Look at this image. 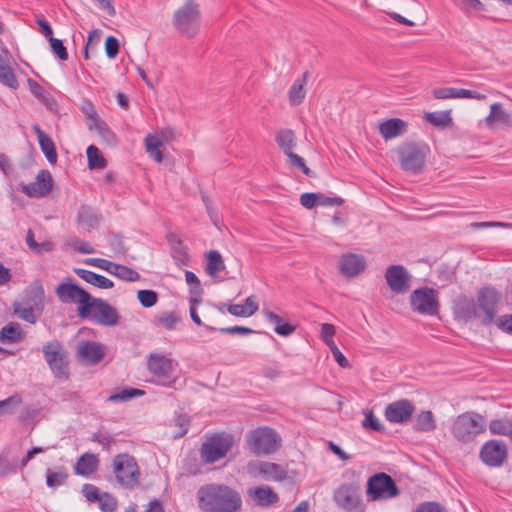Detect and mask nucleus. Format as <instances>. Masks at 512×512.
<instances>
[{
	"mask_svg": "<svg viewBox=\"0 0 512 512\" xmlns=\"http://www.w3.org/2000/svg\"><path fill=\"white\" fill-rule=\"evenodd\" d=\"M198 507L203 512H239L242 508L240 493L226 485L209 483L197 491Z\"/></svg>",
	"mask_w": 512,
	"mask_h": 512,
	"instance_id": "nucleus-1",
	"label": "nucleus"
},
{
	"mask_svg": "<svg viewBox=\"0 0 512 512\" xmlns=\"http://www.w3.org/2000/svg\"><path fill=\"white\" fill-rule=\"evenodd\" d=\"M486 420L477 412L467 411L459 414L451 424V434L460 443H471L478 435L486 431Z\"/></svg>",
	"mask_w": 512,
	"mask_h": 512,
	"instance_id": "nucleus-2",
	"label": "nucleus"
},
{
	"mask_svg": "<svg viewBox=\"0 0 512 512\" xmlns=\"http://www.w3.org/2000/svg\"><path fill=\"white\" fill-rule=\"evenodd\" d=\"M234 445V437L226 432L205 436L200 447V457L205 464H213L227 456Z\"/></svg>",
	"mask_w": 512,
	"mask_h": 512,
	"instance_id": "nucleus-3",
	"label": "nucleus"
},
{
	"mask_svg": "<svg viewBox=\"0 0 512 512\" xmlns=\"http://www.w3.org/2000/svg\"><path fill=\"white\" fill-rule=\"evenodd\" d=\"M172 23L181 34L188 38L194 37L199 32L201 24L199 5L194 0H187L175 11Z\"/></svg>",
	"mask_w": 512,
	"mask_h": 512,
	"instance_id": "nucleus-4",
	"label": "nucleus"
},
{
	"mask_svg": "<svg viewBox=\"0 0 512 512\" xmlns=\"http://www.w3.org/2000/svg\"><path fill=\"white\" fill-rule=\"evenodd\" d=\"M430 148L423 142H405L397 150L401 168L413 174L422 171Z\"/></svg>",
	"mask_w": 512,
	"mask_h": 512,
	"instance_id": "nucleus-5",
	"label": "nucleus"
},
{
	"mask_svg": "<svg viewBox=\"0 0 512 512\" xmlns=\"http://www.w3.org/2000/svg\"><path fill=\"white\" fill-rule=\"evenodd\" d=\"M46 363L53 375L60 380L69 378L68 352L58 340L47 342L42 347Z\"/></svg>",
	"mask_w": 512,
	"mask_h": 512,
	"instance_id": "nucleus-6",
	"label": "nucleus"
},
{
	"mask_svg": "<svg viewBox=\"0 0 512 512\" xmlns=\"http://www.w3.org/2000/svg\"><path fill=\"white\" fill-rule=\"evenodd\" d=\"M246 441L249 449L255 455H270L281 445L280 436L271 428L260 427L251 431Z\"/></svg>",
	"mask_w": 512,
	"mask_h": 512,
	"instance_id": "nucleus-7",
	"label": "nucleus"
},
{
	"mask_svg": "<svg viewBox=\"0 0 512 512\" xmlns=\"http://www.w3.org/2000/svg\"><path fill=\"white\" fill-rule=\"evenodd\" d=\"M400 493L393 478L384 473L379 472L367 481L366 496L369 501H385L398 496Z\"/></svg>",
	"mask_w": 512,
	"mask_h": 512,
	"instance_id": "nucleus-8",
	"label": "nucleus"
},
{
	"mask_svg": "<svg viewBox=\"0 0 512 512\" xmlns=\"http://www.w3.org/2000/svg\"><path fill=\"white\" fill-rule=\"evenodd\" d=\"M113 472L117 482L124 488L132 489L139 483V466L129 454H118L114 457Z\"/></svg>",
	"mask_w": 512,
	"mask_h": 512,
	"instance_id": "nucleus-9",
	"label": "nucleus"
},
{
	"mask_svg": "<svg viewBox=\"0 0 512 512\" xmlns=\"http://www.w3.org/2000/svg\"><path fill=\"white\" fill-rule=\"evenodd\" d=\"M247 470L252 476H260L266 481L273 482L292 481L296 474L295 471H289L281 464L259 460L250 461Z\"/></svg>",
	"mask_w": 512,
	"mask_h": 512,
	"instance_id": "nucleus-10",
	"label": "nucleus"
},
{
	"mask_svg": "<svg viewBox=\"0 0 512 512\" xmlns=\"http://www.w3.org/2000/svg\"><path fill=\"white\" fill-rule=\"evenodd\" d=\"M87 312L81 318L91 317L102 326H116L119 322V313L112 305L100 298H92L87 303Z\"/></svg>",
	"mask_w": 512,
	"mask_h": 512,
	"instance_id": "nucleus-11",
	"label": "nucleus"
},
{
	"mask_svg": "<svg viewBox=\"0 0 512 512\" xmlns=\"http://www.w3.org/2000/svg\"><path fill=\"white\" fill-rule=\"evenodd\" d=\"M176 364L169 357L152 353L147 360V368L155 377V383L162 386H170L175 380L172 378Z\"/></svg>",
	"mask_w": 512,
	"mask_h": 512,
	"instance_id": "nucleus-12",
	"label": "nucleus"
},
{
	"mask_svg": "<svg viewBox=\"0 0 512 512\" xmlns=\"http://www.w3.org/2000/svg\"><path fill=\"white\" fill-rule=\"evenodd\" d=\"M336 505L347 512H363L364 505L360 494V486L355 483H344L334 492Z\"/></svg>",
	"mask_w": 512,
	"mask_h": 512,
	"instance_id": "nucleus-13",
	"label": "nucleus"
},
{
	"mask_svg": "<svg viewBox=\"0 0 512 512\" xmlns=\"http://www.w3.org/2000/svg\"><path fill=\"white\" fill-rule=\"evenodd\" d=\"M56 295L63 303H77L78 315H84L87 312V303L91 300V295L76 284L62 282L56 287Z\"/></svg>",
	"mask_w": 512,
	"mask_h": 512,
	"instance_id": "nucleus-14",
	"label": "nucleus"
},
{
	"mask_svg": "<svg viewBox=\"0 0 512 512\" xmlns=\"http://www.w3.org/2000/svg\"><path fill=\"white\" fill-rule=\"evenodd\" d=\"M410 303L414 311L423 315H435L439 308L436 291L428 287L414 290Z\"/></svg>",
	"mask_w": 512,
	"mask_h": 512,
	"instance_id": "nucleus-15",
	"label": "nucleus"
},
{
	"mask_svg": "<svg viewBox=\"0 0 512 512\" xmlns=\"http://www.w3.org/2000/svg\"><path fill=\"white\" fill-rule=\"evenodd\" d=\"M479 456L485 465L501 467L507 460L508 448L502 440H488L482 445Z\"/></svg>",
	"mask_w": 512,
	"mask_h": 512,
	"instance_id": "nucleus-16",
	"label": "nucleus"
},
{
	"mask_svg": "<svg viewBox=\"0 0 512 512\" xmlns=\"http://www.w3.org/2000/svg\"><path fill=\"white\" fill-rule=\"evenodd\" d=\"M500 300V293L491 286L482 287L477 293V304L484 312L482 323L489 325L496 315V307Z\"/></svg>",
	"mask_w": 512,
	"mask_h": 512,
	"instance_id": "nucleus-17",
	"label": "nucleus"
},
{
	"mask_svg": "<svg viewBox=\"0 0 512 512\" xmlns=\"http://www.w3.org/2000/svg\"><path fill=\"white\" fill-rule=\"evenodd\" d=\"M389 289L396 294H405L410 288L411 276L402 265H391L385 271Z\"/></svg>",
	"mask_w": 512,
	"mask_h": 512,
	"instance_id": "nucleus-18",
	"label": "nucleus"
},
{
	"mask_svg": "<svg viewBox=\"0 0 512 512\" xmlns=\"http://www.w3.org/2000/svg\"><path fill=\"white\" fill-rule=\"evenodd\" d=\"M53 187L52 175L48 170H41L34 182L23 185L22 192L29 197L41 198L47 196Z\"/></svg>",
	"mask_w": 512,
	"mask_h": 512,
	"instance_id": "nucleus-19",
	"label": "nucleus"
},
{
	"mask_svg": "<svg viewBox=\"0 0 512 512\" xmlns=\"http://www.w3.org/2000/svg\"><path fill=\"white\" fill-rule=\"evenodd\" d=\"M415 411L413 403L408 399H401L388 404L385 408V418L391 423L407 422Z\"/></svg>",
	"mask_w": 512,
	"mask_h": 512,
	"instance_id": "nucleus-20",
	"label": "nucleus"
},
{
	"mask_svg": "<svg viewBox=\"0 0 512 512\" xmlns=\"http://www.w3.org/2000/svg\"><path fill=\"white\" fill-rule=\"evenodd\" d=\"M484 121L490 130L512 128V115L499 102L490 105V112Z\"/></svg>",
	"mask_w": 512,
	"mask_h": 512,
	"instance_id": "nucleus-21",
	"label": "nucleus"
},
{
	"mask_svg": "<svg viewBox=\"0 0 512 512\" xmlns=\"http://www.w3.org/2000/svg\"><path fill=\"white\" fill-rule=\"evenodd\" d=\"M104 355V347L98 342L80 341L77 345L76 356L81 362L97 364L103 359Z\"/></svg>",
	"mask_w": 512,
	"mask_h": 512,
	"instance_id": "nucleus-22",
	"label": "nucleus"
},
{
	"mask_svg": "<svg viewBox=\"0 0 512 512\" xmlns=\"http://www.w3.org/2000/svg\"><path fill=\"white\" fill-rule=\"evenodd\" d=\"M366 267L365 258L361 255L348 253L341 257L339 269L345 277H355L364 271Z\"/></svg>",
	"mask_w": 512,
	"mask_h": 512,
	"instance_id": "nucleus-23",
	"label": "nucleus"
},
{
	"mask_svg": "<svg viewBox=\"0 0 512 512\" xmlns=\"http://www.w3.org/2000/svg\"><path fill=\"white\" fill-rule=\"evenodd\" d=\"M248 495L259 507H269L279 501L278 494L267 485L249 488Z\"/></svg>",
	"mask_w": 512,
	"mask_h": 512,
	"instance_id": "nucleus-24",
	"label": "nucleus"
},
{
	"mask_svg": "<svg viewBox=\"0 0 512 512\" xmlns=\"http://www.w3.org/2000/svg\"><path fill=\"white\" fill-rule=\"evenodd\" d=\"M454 314L456 318L468 321L477 316V304L472 298L464 295L457 297L454 301Z\"/></svg>",
	"mask_w": 512,
	"mask_h": 512,
	"instance_id": "nucleus-25",
	"label": "nucleus"
},
{
	"mask_svg": "<svg viewBox=\"0 0 512 512\" xmlns=\"http://www.w3.org/2000/svg\"><path fill=\"white\" fill-rule=\"evenodd\" d=\"M407 130V123L400 118H391L379 125V133L385 140L403 135Z\"/></svg>",
	"mask_w": 512,
	"mask_h": 512,
	"instance_id": "nucleus-26",
	"label": "nucleus"
},
{
	"mask_svg": "<svg viewBox=\"0 0 512 512\" xmlns=\"http://www.w3.org/2000/svg\"><path fill=\"white\" fill-rule=\"evenodd\" d=\"M32 130L37 136L40 148L47 158L48 162L54 164L57 162V151L55 144L51 137L47 135L39 125L35 124L32 126Z\"/></svg>",
	"mask_w": 512,
	"mask_h": 512,
	"instance_id": "nucleus-27",
	"label": "nucleus"
},
{
	"mask_svg": "<svg viewBox=\"0 0 512 512\" xmlns=\"http://www.w3.org/2000/svg\"><path fill=\"white\" fill-rule=\"evenodd\" d=\"M98 466V457L95 454L86 452L78 458L74 466V472L76 475L88 477L97 471Z\"/></svg>",
	"mask_w": 512,
	"mask_h": 512,
	"instance_id": "nucleus-28",
	"label": "nucleus"
},
{
	"mask_svg": "<svg viewBox=\"0 0 512 512\" xmlns=\"http://www.w3.org/2000/svg\"><path fill=\"white\" fill-rule=\"evenodd\" d=\"M275 141L285 155L292 152L297 146L296 134L288 128L278 130L275 134Z\"/></svg>",
	"mask_w": 512,
	"mask_h": 512,
	"instance_id": "nucleus-29",
	"label": "nucleus"
},
{
	"mask_svg": "<svg viewBox=\"0 0 512 512\" xmlns=\"http://www.w3.org/2000/svg\"><path fill=\"white\" fill-rule=\"evenodd\" d=\"M74 272L81 279H83L87 283L92 284V285H94V286H96L98 288L110 289V288H113V286H114V283L110 279L106 278L103 275L94 273L92 271H89V270H86V269L77 268V269L74 270Z\"/></svg>",
	"mask_w": 512,
	"mask_h": 512,
	"instance_id": "nucleus-30",
	"label": "nucleus"
},
{
	"mask_svg": "<svg viewBox=\"0 0 512 512\" xmlns=\"http://www.w3.org/2000/svg\"><path fill=\"white\" fill-rule=\"evenodd\" d=\"M258 310V303L254 296L247 297L244 304H230L227 311L236 317H250Z\"/></svg>",
	"mask_w": 512,
	"mask_h": 512,
	"instance_id": "nucleus-31",
	"label": "nucleus"
},
{
	"mask_svg": "<svg viewBox=\"0 0 512 512\" xmlns=\"http://www.w3.org/2000/svg\"><path fill=\"white\" fill-rule=\"evenodd\" d=\"M23 338V332L18 323L11 322L0 330V341L2 343H16Z\"/></svg>",
	"mask_w": 512,
	"mask_h": 512,
	"instance_id": "nucleus-32",
	"label": "nucleus"
},
{
	"mask_svg": "<svg viewBox=\"0 0 512 512\" xmlns=\"http://www.w3.org/2000/svg\"><path fill=\"white\" fill-rule=\"evenodd\" d=\"M306 76H307V73H304L301 78L297 79L293 83V85L291 86V88L289 90L288 97H289V102L292 106L299 105L300 103H302V101L305 98L306 92L304 90V85L306 83Z\"/></svg>",
	"mask_w": 512,
	"mask_h": 512,
	"instance_id": "nucleus-33",
	"label": "nucleus"
},
{
	"mask_svg": "<svg viewBox=\"0 0 512 512\" xmlns=\"http://www.w3.org/2000/svg\"><path fill=\"white\" fill-rule=\"evenodd\" d=\"M415 430L420 432H431L435 430L436 423L431 411H421L415 419Z\"/></svg>",
	"mask_w": 512,
	"mask_h": 512,
	"instance_id": "nucleus-34",
	"label": "nucleus"
},
{
	"mask_svg": "<svg viewBox=\"0 0 512 512\" xmlns=\"http://www.w3.org/2000/svg\"><path fill=\"white\" fill-rule=\"evenodd\" d=\"M68 479V473L64 467H58L57 470H46V484L49 488H57L63 485Z\"/></svg>",
	"mask_w": 512,
	"mask_h": 512,
	"instance_id": "nucleus-35",
	"label": "nucleus"
},
{
	"mask_svg": "<svg viewBox=\"0 0 512 512\" xmlns=\"http://www.w3.org/2000/svg\"><path fill=\"white\" fill-rule=\"evenodd\" d=\"M10 449H4L0 454V477L14 474L18 470V460L11 459Z\"/></svg>",
	"mask_w": 512,
	"mask_h": 512,
	"instance_id": "nucleus-36",
	"label": "nucleus"
},
{
	"mask_svg": "<svg viewBox=\"0 0 512 512\" xmlns=\"http://www.w3.org/2000/svg\"><path fill=\"white\" fill-rule=\"evenodd\" d=\"M0 82L11 89H17L18 80L13 69L0 57Z\"/></svg>",
	"mask_w": 512,
	"mask_h": 512,
	"instance_id": "nucleus-37",
	"label": "nucleus"
},
{
	"mask_svg": "<svg viewBox=\"0 0 512 512\" xmlns=\"http://www.w3.org/2000/svg\"><path fill=\"white\" fill-rule=\"evenodd\" d=\"M145 394L144 390L133 388V387H127L122 389L119 392L113 393L108 397V401L113 403H119V402H127L133 398L141 397Z\"/></svg>",
	"mask_w": 512,
	"mask_h": 512,
	"instance_id": "nucleus-38",
	"label": "nucleus"
},
{
	"mask_svg": "<svg viewBox=\"0 0 512 512\" xmlns=\"http://www.w3.org/2000/svg\"><path fill=\"white\" fill-rule=\"evenodd\" d=\"M225 265L222 259L221 254L218 251L212 250L207 254V266L206 272L214 277L219 272L224 270Z\"/></svg>",
	"mask_w": 512,
	"mask_h": 512,
	"instance_id": "nucleus-39",
	"label": "nucleus"
},
{
	"mask_svg": "<svg viewBox=\"0 0 512 512\" xmlns=\"http://www.w3.org/2000/svg\"><path fill=\"white\" fill-rule=\"evenodd\" d=\"M90 130H96L99 136L108 144L115 145L117 143V137L115 133L109 128L104 120L98 121L96 124L88 123Z\"/></svg>",
	"mask_w": 512,
	"mask_h": 512,
	"instance_id": "nucleus-40",
	"label": "nucleus"
},
{
	"mask_svg": "<svg viewBox=\"0 0 512 512\" xmlns=\"http://www.w3.org/2000/svg\"><path fill=\"white\" fill-rule=\"evenodd\" d=\"M161 142L157 137H152V134H148L145 137V147L148 155L157 163L163 161V154L160 150Z\"/></svg>",
	"mask_w": 512,
	"mask_h": 512,
	"instance_id": "nucleus-41",
	"label": "nucleus"
},
{
	"mask_svg": "<svg viewBox=\"0 0 512 512\" xmlns=\"http://www.w3.org/2000/svg\"><path fill=\"white\" fill-rule=\"evenodd\" d=\"M88 166L90 169H103L106 166V160L102 156L100 150L95 145L87 148Z\"/></svg>",
	"mask_w": 512,
	"mask_h": 512,
	"instance_id": "nucleus-42",
	"label": "nucleus"
},
{
	"mask_svg": "<svg viewBox=\"0 0 512 512\" xmlns=\"http://www.w3.org/2000/svg\"><path fill=\"white\" fill-rule=\"evenodd\" d=\"M21 404L22 397L17 393L4 400H0V416L13 414Z\"/></svg>",
	"mask_w": 512,
	"mask_h": 512,
	"instance_id": "nucleus-43",
	"label": "nucleus"
},
{
	"mask_svg": "<svg viewBox=\"0 0 512 512\" xmlns=\"http://www.w3.org/2000/svg\"><path fill=\"white\" fill-rule=\"evenodd\" d=\"M112 275H115L122 280L130 282H135L140 279V274L137 271L133 270L130 267L120 264H115L112 271Z\"/></svg>",
	"mask_w": 512,
	"mask_h": 512,
	"instance_id": "nucleus-44",
	"label": "nucleus"
},
{
	"mask_svg": "<svg viewBox=\"0 0 512 512\" xmlns=\"http://www.w3.org/2000/svg\"><path fill=\"white\" fill-rule=\"evenodd\" d=\"M180 321L179 316L175 312H166L154 318L156 325H161L167 330H173Z\"/></svg>",
	"mask_w": 512,
	"mask_h": 512,
	"instance_id": "nucleus-45",
	"label": "nucleus"
},
{
	"mask_svg": "<svg viewBox=\"0 0 512 512\" xmlns=\"http://www.w3.org/2000/svg\"><path fill=\"white\" fill-rule=\"evenodd\" d=\"M512 422L508 419H495L489 423V431L493 435L508 436Z\"/></svg>",
	"mask_w": 512,
	"mask_h": 512,
	"instance_id": "nucleus-46",
	"label": "nucleus"
},
{
	"mask_svg": "<svg viewBox=\"0 0 512 512\" xmlns=\"http://www.w3.org/2000/svg\"><path fill=\"white\" fill-rule=\"evenodd\" d=\"M14 313L22 320L28 323H35L37 320V315L32 307H27L22 304L14 305Z\"/></svg>",
	"mask_w": 512,
	"mask_h": 512,
	"instance_id": "nucleus-47",
	"label": "nucleus"
},
{
	"mask_svg": "<svg viewBox=\"0 0 512 512\" xmlns=\"http://www.w3.org/2000/svg\"><path fill=\"white\" fill-rule=\"evenodd\" d=\"M286 157L288 159V164L291 167L297 168L300 171L303 172L306 176H311L312 172L311 170L306 166L304 159L299 156L298 154L292 152H289L286 154Z\"/></svg>",
	"mask_w": 512,
	"mask_h": 512,
	"instance_id": "nucleus-48",
	"label": "nucleus"
},
{
	"mask_svg": "<svg viewBox=\"0 0 512 512\" xmlns=\"http://www.w3.org/2000/svg\"><path fill=\"white\" fill-rule=\"evenodd\" d=\"M137 297L141 305L145 308L154 306L158 300V295L153 290H139Z\"/></svg>",
	"mask_w": 512,
	"mask_h": 512,
	"instance_id": "nucleus-49",
	"label": "nucleus"
},
{
	"mask_svg": "<svg viewBox=\"0 0 512 512\" xmlns=\"http://www.w3.org/2000/svg\"><path fill=\"white\" fill-rule=\"evenodd\" d=\"M425 119L435 126H446L451 120L449 113L447 112H430L427 113Z\"/></svg>",
	"mask_w": 512,
	"mask_h": 512,
	"instance_id": "nucleus-50",
	"label": "nucleus"
},
{
	"mask_svg": "<svg viewBox=\"0 0 512 512\" xmlns=\"http://www.w3.org/2000/svg\"><path fill=\"white\" fill-rule=\"evenodd\" d=\"M99 507L103 512H113L117 507V500L108 493H103L98 498Z\"/></svg>",
	"mask_w": 512,
	"mask_h": 512,
	"instance_id": "nucleus-51",
	"label": "nucleus"
},
{
	"mask_svg": "<svg viewBox=\"0 0 512 512\" xmlns=\"http://www.w3.org/2000/svg\"><path fill=\"white\" fill-rule=\"evenodd\" d=\"M185 280L191 286L190 293L193 295V297L199 298L203 291L198 277L193 272L186 271Z\"/></svg>",
	"mask_w": 512,
	"mask_h": 512,
	"instance_id": "nucleus-52",
	"label": "nucleus"
},
{
	"mask_svg": "<svg viewBox=\"0 0 512 512\" xmlns=\"http://www.w3.org/2000/svg\"><path fill=\"white\" fill-rule=\"evenodd\" d=\"M362 426L366 429H371L377 432L384 431V426L372 411H369L365 414V419L362 423Z\"/></svg>",
	"mask_w": 512,
	"mask_h": 512,
	"instance_id": "nucleus-53",
	"label": "nucleus"
},
{
	"mask_svg": "<svg viewBox=\"0 0 512 512\" xmlns=\"http://www.w3.org/2000/svg\"><path fill=\"white\" fill-rule=\"evenodd\" d=\"M51 49L53 53L60 59V60H67L68 59V52L66 47L63 45L62 41L60 39L51 37L49 39Z\"/></svg>",
	"mask_w": 512,
	"mask_h": 512,
	"instance_id": "nucleus-54",
	"label": "nucleus"
},
{
	"mask_svg": "<svg viewBox=\"0 0 512 512\" xmlns=\"http://www.w3.org/2000/svg\"><path fill=\"white\" fill-rule=\"evenodd\" d=\"M82 112L87 119V124L92 123L96 124L101 120L97 111L94 108V105L90 101H85L82 105Z\"/></svg>",
	"mask_w": 512,
	"mask_h": 512,
	"instance_id": "nucleus-55",
	"label": "nucleus"
},
{
	"mask_svg": "<svg viewBox=\"0 0 512 512\" xmlns=\"http://www.w3.org/2000/svg\"><path fill=\"white\" fill-rule=\"evenodd\" d=\"M70 245L75 251L82 254H92L95 252L93 246L89 242L78 238L72 239Z\"/></svg>",
	"mask_w": 512,
	"mask_h": 512,
	"instance_id": "nucleus-56",
	"label": "nucleus"
},
{
	"mask_svg": "<svg viewBox=\"0 0 512 512\" xmlns=\"http://www.w3.org/2000/svg\"><path fill=\"white\" fill-rule=\"evenodd\" d=\"M414 512H447L445 507L435 501L420 503Z\"/></svg>",
	"mask_w": 512,
	"mask_h": 512,
	"instance_id": "nucleus-57",
	"label": "nucleus"
},
{
	"mask_svg": "<svg viewBox=\"0 0 512 512\" xmlns=\"http://www.w3.org/2000/svg\"><path fill=\"white\" fill-rule=\"evenodd\" d=\"M85 263L105 270L110 274H112L113 268L116 264L114 262L102 258H89L85 260Z\"/></svg>",
	"mask_w": 512,
	"mask_h": 512,
	"instance_id": "nucleus-58",
	"label": "nucleus"
},
{
	"mask_svg": "<svg viewBox=\"0 0 512 512\" xmlns=\"http://www.w3.org/2000/svg\"><path fill=\"white\" fill-rule=\"evenodd\" d=\"M322 198L321 193H304L300 196V203L307 209H312L318 205V199Z\"/></svg>",
	"mask_w": 512,
	"mask_h": 512,
	"instance_id": "nucleus-59",
	"label": "nucleus"
},
{
	"mask_svg": "<svg viewBox=\"0 0 512 512\" xmlns=\"http://www.w3.org/2000/svg\"><path fill=\"white\" fill-rule=\"evenodd\" d=\"M105 50L109 58H115L119 52L118 40L113 36H109L105 41Z\"/></svg>",
	"mask_w": 512,
	"mask_h": 512,
	"instance_id": "nucleus-60",
	"label": "nucleus"
},
{
	"mask_svg": "<svg viewBox=\"0 0 512 512\" xmlns=\"http://www.w3.org/2000/svg\"><path fill=\"white\" fill-rule=\"evenodd\" d=\"M335 335V327L332 324L324 323L321 326V338L326 345L333 344V336Z\"/></svg>",
	"mask_w": 512,
	"mask_h": 512,
	"instance_id": "nucleus-61",
	"label": "nucleus"
},
{
	"mask_svg": "<svg viewBox=\"0 0 512 512\" xmlns=\"http://www.w3.org/2000/svg\"><path fill=\"white\" fill-rule=\"evenodd\" d=\"M27 83H28V87H29L31 94L39 100H44V98H45L44 88L31 78H28Z\"/></svg>",
	"mask_w": 512,
	"mask_h": 512,
	"instance_id": "nucleus-62",
	"label": "nucleus"
},
{
	"mask_svg": "<svg viewBox=\"0 0 512 512\" xmlns=\"http://www.w3.org/2000/svg\"><path fill=\"white\" fill-rule=\"evenodd\" d=\"M175 422L176 424L179 426L180 430L175 434V438H180V437H183L187 431H188V426H189V419L187 416L185 415H179L176 419H175Z\"/></svg>",
	"mask_w": 512,
	"mask_h": 512,
	"instance_id": "nucleus-63",
	"label": "nucleus"
},
{
	"mask_svg": "<svg viewBox=\"0 0 512 512\" xmlns=\"http://www.w3.org/2000/svg\"><path fill=\"white\" fill-rule=\"evenodd\" d=\"M497 325L501 330L512 334V314L500 317Z\"/></svg>",
	"mask_w": 512,
	"mask_h": 512,
	"instance_id": "nucleus-64",
	"label": "nucleus"
}]
</instances>
